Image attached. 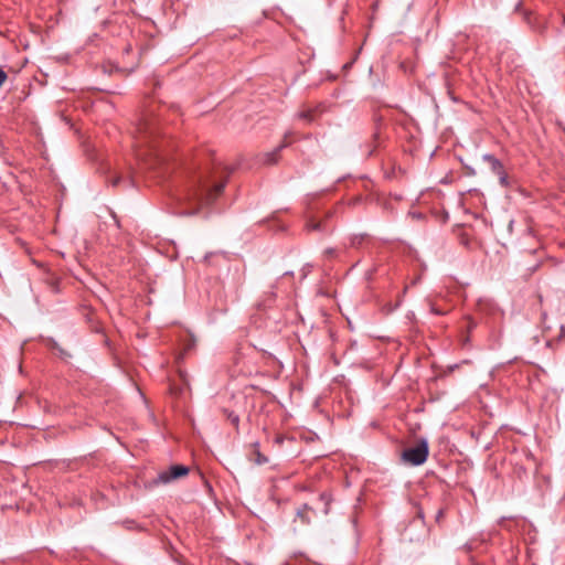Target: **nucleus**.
<instances>
[{"label":"nucleus","mask_w":565,"mask_h":565,"mask_svg":"<svg viewBox=\"0 0 565 565\" xmlns=\"http://www.w3.org/2000/svg\"><path fill=\"white\" fill-rule=\"evenodd\" d=\"M308 226H309L311 230H318L320 225H319V224H317V223H312V224H309Z\"/></svg>","instance_id":"ddd939ff"},{"label":"nucleus","mask_w":565,"mask_h":565,"mask_svg":"<svg viewBox=\"0 0 565 565\" xmlns=\"http://www.w3.org/2000/svg\"><path fill=\"white\" fill-rule=\"evenodd\" d=\"M482 159L489 163L492 172L498 175L501 185H508V175L503 169L502 163L492 154H483Z\"/></svg>","instance_id":"423d86ee"},{"label":"nucleus","mask_w":565,"mask_h":565,"mask_svg":"<svg viewBox=\"0 0 565 565\" xmlns=\"http://www.w3.org/2000/svg\"><path fill=\"white\" fill-rule=\"evenodd\" d=\"M253 446H254V448H255V450H254V455L256 456L255 462H256L257 465L266 463V462L268 461V459H267L265 456H263V455L260 454V451L258 450V446H259V445H258V443L253 444Z\"/></svg>","instance_id":"6e6552de"},{"label":"nucleus","mask_w":565,"mask_h":565,"mask_svg":"<svg viewBox=\"0 0 565 565\" xmlns=\"http://www.w3.org/2000/svg\"><path fill=\"white\" fill-rule=\"evenodd\" d=\"M311 508H309L307 504H303L300 509L297 511V518L301 520L303 524L310 523V515Z\"/></svg>","instance_id":"0eeeda50"},{"label":"nucleus","mask_w":565,"mask_h":565,"mask_svg":"<svg viewBox=\"0 0 565 565\" xmlns=\"http://www.w3.org/2000/svg\"><path fill=\"white\" fill-rule=\"evenodd\" d=\"M231 171L226 166L215 163L213 169H204L195 180L194 189L189 195V210L183 215H196L203 207L211 205L223 192Z\"/></svg>","instance_id":"f257e3e1"},{"label":"nucleus","mask_w":565,"mask_h":565,"mask_svg":"<svg viewBox=\"0 0 565 565\" xmlns=\"http://www.w3.org/2000/svg\"><path fill=\"white\" fill-rule=\"evenodd\" d=\"M8 79L7 72L0 67V87L3 85V83Z\"/></svg>","instance_id":"f8f14e48"},{"label":"nucleus","mask_w":565,"mask_h":565,"mask_svg":"<svg viewBox=\"0 0 565 565\" xmlns=\"http://www.w3.org/2000/svg\"><path fill=\"white\" fill-rule=\"evenodd\" d=\"M326 253L329 254V255H332L334 253V250L332 248H329V249L326 250Z\"/></svg>","instance_id":"4468645a"},{"label":"nucleus","mask_w":565,"mask_h":565,"mask_svg":"<svg viewBox=\"0 0 565 565\" xmlns=\"http://www.w3.org/2000/svg\"><path fill=\"white\" fill-rule=\"evenodd\" d=\"M430 312L438 316L446 313V311L437 308L434 303H430Z\"/></svg>","instance_id":"9b49d317"},{"label":"nucleus","mask_w":565,"mask_h":565,"mask_svg":"<svg viewBox=\"0 0 565 565\" xmlns=\"http://www.w3.org/2000/svg\"><path fill=\"white\" fill-rule=\"evenodd\" d=\"M138 131L145 137H166L159 115L154 110H146L137 124Z\"/></svg>","instance_id":"f03ea898"},{"label":"nucleus","mask_w":565,"mask_h":565,"mask_svg":"<svg viewBox=\"0 0 565 565\" xmlns=\"http://www.w3.org/2000/svg\"><path fill=\"white\" fill-rule=\"evenodd\" d=\"M326 110L324 103H318L317 105H303L297 113V118L306 122H313L317 120Z\"/></svg>","instance_id":"20e7f679"},{"label":"nucleus","mask_w":565,"mask_h":565,"mask_svg":"<svg viewBox=\"0 0 565 565\" xmlns=\"http://www.w3.org/2000/svg\"><path fill=\"white\" fill-rule=\"evenodd\" d=\"M429 454V447L426 439H420L415 446L406 448L402 452V460L412 466L423 465Z\"/></svg>","instance_id":"7ed1b4c3"},{"label":"nucleus","mask_w":565,"mask_h":565,"mask_svg":"<svg viewBox=\"0 0 565 565\" xmlns=\"http://www.w3.org/2000/svg\"><path fill=\"white\" fill-rule=\"evenodd\" d=\"M189 468L182 465L171 466L168 470L161 471L158 475L156 483H169L170 481L180 477L186 476Z\"/></svg>","instance_id":"39448f33"},{"label":"nucleus","mask_w":565,"mask_h":565,"mask_svg":"<svg viewBox=\"0 0 565 565\" xmlns=\"http://www.w3.org/2000/svg\"><path fill=\"white\" fill-rule=\"evenodd\" d=\"M227 419L235 426H238L239 417L238 415L234 414L233 412L227 413Z\"/></svg>","instance_id":"9d476101"},{"label":"nucleus","mask_w":565,"mask_h":565,"mask_svg":"<svg viewBox=\"0 0 565 565\" xmlns=\"http://www.w3.org/2000/svg\"><path fill=\"white\" fill-rule=\"evenodd\" d=\"M282 149V146L278 147L274 152L265 154V163H275L277 161L278 152Z\"/></svg>","instance_id":"1a4fd4ad"}]
</instances>
